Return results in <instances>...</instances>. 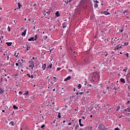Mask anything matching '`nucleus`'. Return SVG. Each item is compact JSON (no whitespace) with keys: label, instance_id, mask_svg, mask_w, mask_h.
Instances as JSON below:
<instances>
[{"label":"nucleus","instance_id":"13","mask_svg":"<svg viewBox=\"0 0 130 130\" xmlns=\"http://www.w3.org/2000/svg\"><path fill=\"white\" fill-rule=\"evenodd\" d=\"M6 44H7V46H12V42H6Z\"/></svg>","mask_w":130,"mask_h":130},{"label":"nucleus","instance_id":"19","mask_svg":"<svg viewBox=\"0 0 130 130\" xmlns=\"http://www.w3.org/2000/svg\"><path fill=\"white\" fill-rule=\"evenodd\" d=\"M127 70H128V68L125 67L124 69H123V72H125V73H126L127 71Z\"/></svg>","mask_w":130,"mask_h":130},{"label":"nucleus","instance_id":"64","mask_svg":"<svg viewBox=\"0 0 130 130\" xmlns=\"http://www.w3.org/2000/svg\"><path fill=\"white\" fill-rule=\"evenodd\" d=\"M82 128H80V129H79L78 130H82Z\"/></svg>","mask_w":130,"mask_h":130},{"label":"nucleus","instance_id":"6","mask_svg":"<svg viewBox=\"0 0 130 130\" xmlns=\"http://www.w3.org/2000/svg\"><path fill=\"white\" fill-rule=\"evenodd\" d=\"M71 78L72 77L71 76H68L67 78L64 79V82H67V81H69V80H71Z\"/></svg>","mask_w":130,"mask_h":130},{"label":"nucleus","instance_id":"62","mask_svg":"<svg viewBox=\"0 0 130 130\" xmlns=\"http://www.w3.org/2000/svg\"><path fill=\"white\" fill-rule=\"evenodd\" d=\"M122 117V115L120 116V117H119V118H121Z\"/></svg>","mask_w":130,"mask_h":130},{"label":"nucleus","instance_id":"47","mask_svg":"<svg viewBox=\"0 0 130 130\" xmlns=\"http://www.w3.org/2000/svg\"><path fill=\"white\" fill-rule=\"evenodd\" d=\"M120 32H123V29H119Z\"/></svg>","mask_w":130,"mask_h":130},{"label":"nucleus","instance_id":"9","mask_svg":"<svg viewBox=\"0 0 130 130\" xmlns=\"http://www.w3.org/2000/svg\"><path fill=\"white\" fill-rule=\"evenodd\" d=\"M115 50H120V49L119 48V44L117 45L115 47Z\"/></svg>","mask_w":130,"mask_h":130},{"label":"nucleus","instance_id":"59","mask_svg":"<svg viewBox=\"0 0 130 130\" xmlns=\"http://www.w3.org/2000/svg\"><path fill=\"white\" fill-rule=\"evenodd\" d=\"M7 60H9V55H7Z\"/></svg>","mask_w":130,"mask_h":130},{"label":"nucleus","instance_id":"15","mask_svg":"<svg viewBox=\"0 0 130 130\" xmlns=\"http://www.w3.org/2000/svg\"><path fill=\"white\" fill-rule=\"evenodd\" d=\"M104 14H105V15H110V13H109L108 11H104Z\"/></svg>","mask_w":130,"mask_h":130},{"label":"nucleus","instance_id":"46","mask_svg":"<svg viewBox=\"0 0 130 130\" xmlns=\"http://www.w3.org/2000/svg\"><path fill=\"white\" fill-rule=\"evenodd\" d=\"M82 118H83V119H86V117L85 116H82Z\"/></svg>","mask_w":130,"mask_h":130},{"label":"nucleus","instance_id":"63","mask_svg":"<svg viewBox=\"0 0 130 130\" xmlns=\"http://www.w3.org/2000/svg\"><path fill=\"white\" fill-rule=\"evenodd\" d=\"M111 110H112V109H110L109 110V111H111Z\"/></svg>","mask_w":130,"mask_h":130},{"label":"nucleus","instance_id":"33","mask_svg":"<svg viewBox=\"0 0 130 130\" xmlns=\"http://www.w3.org/2000/svg\"><path fill=\"white\" fill-rule=\"evenodd\" d=\"M60 70H61V69L60 68H57L56 69L57 72H58V71H60Z\"/></svg>","mask_w":130,"mask_h":130},{"label":"nucleus","instance_id":"58","mask_svg":"<svg viewBox=\"0 0 130 130\" xmlns=\"http://www.w3.org/2000/svg\"><path fill=\"white\" fill-rule=\"evenodd\" d=\"M90 117H91L92 118V117H93V115H90Z\"/></svg>","mask_w":130,"mask_h":130},{"label":"nucleus","instance_id":"56","mask_svg":"<svg viewBox=\"0 0 130 130\" xmlns=\"http://www.w3.org/2000/svg\"><path fill=\"white\" fill-rule=\"evenodd\" d=\"M86 84H87V80H85V83L84 84L85 86H86Z\"/></svg>","mask_w":130,"mask_h":130},{"label":"nucleus","instance_id":"32","mask_svg":"<svg viewBox=\"0 0 130 130\" xmlns=\"http://www.w3.org/2000/svg\"><path fill=\"white\" fill-rule=\"evenodd\" d=\"M79 124H78V125H77L76 126V127H75V129L76 130H77V129H78V128H79Z\"/></svg>","mask_w":130,"mask_h":130},{"label":"nucleus","instance_id":"17","mask_svg":"<svg viewBox=\"0 0 130 130\" xmlns=\"http://www.w3.org/2000/svg\"><path fill=\"white\" fill-rule=\"evenodd\" d=\"M4 91L5 89H3L2 88H0V94H4Z\"/></svg>","mask_w":130,"mask_h":130},{"label":"nucleus","instance_id":"48","mask_svg":"<svg viewBox=\"0 0 130 130\" xmlns=\"http://www.w3.org/2000/svg\"><path fill=\"white\" fill-rule=\"evenodd\" d=\"M30 78L31 79H34V77L33 76V75L30 76Z\"/></svg>","mask_w":130,"mask_h":130},{"label":"nucleus","instance_id":"16","mask_svg":"<svg viewBox=\"0 0 130 130\" xmlns=\"http://www.w3.org/2000/svg\"><path fill=\"white\" fill-rule=\"evenodd\" d=\"M56 17H59L60 15L59 14V12L56 11L55 13Z\"/></svg>","mask_w":130,"mask_h":130},{"label":"nucleus","instance_id":"7","mask_svg":"<svg viewBox=\"0 0 130 130\" xmlns=\"http://www.w3.org/2000/svg\"><path fill=\"white\" fill-rule=\"evenodd\" d=\"M32 65H29V68H31V70H33V68H34V61L31 62Z\"/></svg>","mask_w":130,"mask_h":130},{"label":"nucleus","instance_id":"4","mask_svg":"<svg viewBox=\"0 0 130 130\" xmlns=\"http://www.w3.org/2000/svg\"><path fill=\"white\" fill-rule=\"evenodd\" d=\"M42 69H43V71H45V69H46V63H42Z\"/></svg>","mask_w":130,"mask_h":130},{"label":"nucleus","instance_id":"44","mask_svg":"<svg viewBox=\"0 0 130 130\" xmlns=\"http://www.w3.org/2000/svg\"><path fill=\"white\" fill-rule=\"evenodd\" d=\"M34 78H36V74H35V72L34 73Z\"/></svg>","mask_w":130,"mask_h":130},{"label":"nucleus","instance_id":"34","mask_svg":"<svg viewBox=\"0 0 130 130\" xmlns=\"http://www.w3.org/2000/svg\"><path fill=\"white\" fill-rule=\"evenodd\" d=\"M87 7H88V6L87 5H85V6H83V8L85 10V9H87Z\"/></svg>","mask_w":130,"mask_h":130},{"label":"nucleus","instance_id":"30","mask_svg":"<svg viewBox=\"0 0 130 130\" xmlns=\"http://www.w3.org/2000/svg\"><path fill=\"white\" fill-rule=\"evenodd\" d=\"M14 109H18V107H16V105H13Z\"/></svg>","mask_w":130,"mask_h":130},{"label":"nucleus","instance_id":"10","mask_svg":"<svg viewBox=\"0 0 130 130\" xmlns=\"http://www.w3.org/2000/svg\"><path fill=\"white\" fill-rule=\"evenodd\" d=\"M120 81L121 82V83H122L123 84H125V80L123 78H121L120 79Z\"/></svg>","mask_w":130,"mask_h":130},{"label":"nucleus","instance_id":"49","mask_svg":"<svg viewBox=\"0 0 130 130\" xmlns=\"http://www.w3.org/2000/svg\"><path fill=\"white\" fill-rule=\"evenodd\" d=\"M114 129H115V130H120L119 128H117H117H115Z\"/></svg>","mask_w":130,"mask_h":130},{"label":"nucleus","instance_id":"26","mask_svg":"<svg viewBox=\"0 0 130 130\" xmlns=\"http://www.w3.org/2000/svg\"><path fill=\"white\" fill-rule=\"evenodd\" d=\"M127 45H128V42H125L124 43V46H127Z\"/></svg>","mask_w":130,"mask_h":130},{"label":"nucleus","instance_id":"36","mask_svg":"<svg viewBox=\"0 0 130 130\" xmlns=\"http://www.w3.org/2000/svg\"><path fill=\"white\" fill-rule=\"evenodd\" d=\"M124 55H126L127 58H128V57H129V56H128V53H126L125 54H124Z\"/></svg>","mask_w":130,"mask_h":130},{"label":"nucleus","instance_id":"11","mask_svg":"<svg viewBox=\"0 0 130 130\" xmlns=\"http://www.w3.org/2000/svg\"><path fill=\"white\" fill-rule=\"evenodd\" d=\"M28 41H35L34 37H32L31 38L28 39Z\"/></svg>","mask_w":130,"mask_h":130},{"label":"nucleus","instance_id":"29","mask_svg":"<svg viewBox=\"0 0 130 130\" xmlns=\"http://www.w3.org/2000/svg\"><path fill=\"white\" fill-rule=\"evenodd\" d=\"M37 38H38V37H37V35H36L35 36V38H34L35 41H36Z\"/></svg>","mask_w":130,"mask_h":130},{"label":"nucleus","instance_id":"1","mask_svg":"<svg viewBox=\"0 0 130 130\" xmlns=\"http://www.w3.org/2000/svg\"><path fill=\"white\" fill-rule=\"evenodd\" d=\"M49 82H50V84H51V85H53L54 84V83H55L56 82V80L53 79V78H52V77H50L48 79Z\"/></svg>","mask_w":130,"mask_h":130},{"label":"nucleus","instance_id":"60","mask_svg":"<svg viewBox=\"0 0 130 130\" xmlns=\"http://www.w3.org/2000/svg\"><path fill=\"white\" fill-rule=\"evenodd\" d=\"M128 103H129V101H128L127 102V104H128Z\"/></svg>","mask_w":130,"mask_h":130},{"label":"nucleus","instance_id":"2","mask_svg":"<svg viewBox=\"0 0 130 130\" xmlns=\"http://www.w3.org/2000/svg\"><path fill=\"white\" fill-rule=\"evenodd\" d=\"M99 127L100 130H105V126L103 125H100L99 126Z\"/></svg>","mask_w":130,"mask_h":130},{"label":"nucleus","instance_id":"3","mask_svg":"<svg viewBox=\"0 0 130 130\" xmlns=\"http://www.w3.org/2000/svg\"><path fill=\"white\" fill-rule=\"evenodd\" d=\"M18 8L14 9V11H16V10H20L21 9V7H22V5L20 3H18Z\"/></svg>","mask_w":130,"mask_h":130},{"label":"nucleus","instance_id":"55","mask_svg":"<svg viewBox=\"0 0 130 130\" xmlns=\"http://www.w3.org/2000/svg\"><path fill=\"white\" fill-rule=\"evenodd\" d=\"M3 51H4V50L3 49L0 50V52H3Z\"/></svg>","mask_w":130,"mask_h":130},{"label":"nucleus","instance_id":"12","mask_svg":"<svg viewBox=\"0 0 130 130\" xmlns=\"http://www.w3.org/2000/svg\"><path fill=\"white\" fill-rule=\"evenodd\" d=\"M49 103H50V102L49 101V100H47L46 102V105L47 106H49Z\"/></svg>","mask_w":130,"mask_h":130},{"label":"nucleus","instance_id":"24","mask_svg":"<svg viewBox=\"0 0 130 130\" xmlns=\"http://www.w3.org/2000/svg\"><path fill=\"white\" fill-rule=\"evenodd\" d=\"M86 92V90H84V92H79V94L80 95H83L84 94V93H85Z\"/></svg>","mask_w":130,"mask_h":130},{"label":"nucleus","instance_id":"37","mask_svg":"<svg viewBox=\"0 0 130 130\" xmlns=\"http://www.w3.org/2000/svg\"><path fill=\"white\" fill-rule=\"evenodd\" d=\"M98 7V4H94V8H97Z\"/></svg>","mask_w":130,"mask_h":130},{"label":"nucleus","instance_id":"14","mask_svg":"<svg viewBox=\"0 0 130 130\" xmlns=\"http://www.w3.org/2000/svg\"><path fill=\"white\" fill-rule=\"evenodd\" d=\"M103 55H104L105 56V57H106V56H107V55H108V53H107V51H105L103 53Z\"/></svg>","mask_w":130,"mask_h":130},{"label":"nucleus","instance_id":"57","mask_svg":"<svg viewBox=\"0 0 130 130\" xmlns=\"http://www.w3.org/2000/svg\"><path fill=\"white\" fill-rule=\"evenodd\" d=\"M122 46H120V45H119V48L120 49H121L122 47H121Z\"/></svg>","mask_w":130,"mask_h":130},{"label":"nucleus","instance_id":"40","mask_svg":"<svg viewBox=\"0 0 130 130\" xmlns=\"http://www.w3.org/2000/svg\"><path fill=\"white\" fill-rule=\"evenodd\" d=\"M29 49H30V47H27V48H26V50L28 51L29 50Z\"/></svg>","mask_w":130,"mask_h":130},{"label":"nucleus","instance_id":"43","mask_svg":"<svg viewBox=\"0 0 130 130\" xmlns=\"http://www.w3.org/2000/svg\"><path fill=\"white\" fill-rule=\"evenodd\" d=\"M59 124H60V123H56V125H55V126H57L58 125H59Z\"/></svg>","mask_w":130,"mask_h":130},{"label":"nucleus","instance_id":"5","mask_svg":"<svg viewBox=\"0 0 130 130\" xmlns=\"http://www.w3.org/2000/svg\"><path fill=\"white\" fill-rule=\"evenodd\" d=\"M26 32H27V29H25L21 34L22 36H26Z\"/></svg>","mask_w":130,"mask_h":130},{"label":"nucleus","instance_id":"53","mask_svg":"<svg viewBox=\"0 0 130 130\" xmlns=\"http://www.w3.org/2000/svg\"><path fill=\"white\" fill-rule=\"evenodd\" d=\"M113 89L116 90H117V88H116V87H114Z\"/></svg>","mask_w":130,"mask_h":130},{"label":"nucleus","instance_id":"18","mask_svg":"<svg viewBox=\"0 0 130 130\" xmlns=\"http://www.w3.org/2000/svg\"><path fill=\"white\" fill-rule=\"evenodd\" d=\"M10 124H11V125L12 126H15V122L14 121H11L10 123H9Z\"/></svg>","mask_w":130,"mask_h":130},{"label":"nucleus","instance_id":"27","mask_svg":"<svg viewBox=\"0 0 130 130\" xmlns=\"http://www.w3.org/2000/svg\"><path fill=\"white\" fill-rule=\"evenodd\" d=\"M41 127V128H43V129H44V127H45V125L44 124H42Z\"/></svg>","mask_w":130,"mask_h":130},{"label":"nucleus","instance_id":"31","mask_svg":"<svg viewBox=\"0 0 130 130\" xmlns=\"http://www.w3.org/2000/svg\"><path fill=\"white\" fill-rule=\"evenodd\" d=\"M119 109H120V106H119L117 107L116 111H118Z\"/></svg>","mask_w":130,"mask_h":130},{"label":"nucleus","instance_id":"52","mask_svg":"<svg viewBox=\"0 0 130 130\" xmlns=\"http://www.w3.org/2000/svg\"><path fill=\"white\" fill-rule=\"evenodd\" d=\"M64 3L68 5V3H69V1H65Z\"/></svg>","mask_w":130,"mask_h":130},{"label":"nucleus","instance_id":"50","mask_svg":"<svg viewBox=\"0 0 130 130\" xmlns=\"http://www.w3.org/2000/svg\"><path fill=\"white\" fill-rule=\"evenodd\" d=\"M15 65L16 66V67H18V66H19V63H16Z\"/></svg>","mask_w":130,"mask_h":130},{"label":"nucleus","instance_id":"22","mask_svg":"<svg viewBox=\"0 0 130 130\" xmlns=\"http://www.w3.org/2000/svg\"><path fill=\"white\" fill-rule=\"evenodd\" d=\"M28 94H29V91H27L25 93H24L23 95H26V96H28Z\"/></svg>","mask_w":130,"mask_h":130},{"label":"nucleus","instance_id":"21","mask_svg":"<svg viewBox=\"0 0 130 130\" xmlns=\"http://www.w3.org/2000/svg\"><path fill=\"white\" fill-rule=\"evenodd\" d=\"M45 12L46 13V14H47L48 15H50V13H51V11L49 10L48 11H45Z\"/></svg>","mask_w":130,"mask_h":130},{"label":"nucleus","instance_id":"23","mask_svg":"<svg viewBox=\"0 0 130 130\" xmlns=\"http://www.w3.org/2000/svg\"><path fill=\"white\" fill-rule=\"evenodd\" d=\"M78 89H81V88H82V84H79L78 85Z\"/></svg>","mask_w":130,"mask_h":130},{"label":"nucleus","instance_id":"20","mask_svg":"<svg viewBox=\"0 0 130 130\" xmlns=\"http://www.w3.org/2000/svg\"><path fill=\"white\" fill-rule=\"evenodd\" d=\"M47 68L52 69V63H50V65L47 67Z\"/></svg>","mask_w":130,"mask_h":130},{"label":"nucleus","instance_id":"42","mask_svg":"<svg viewBox=\"0 0 130 130\" xmlns=\"http://www.w3.org/2000/svg\"><path fill=\"white\" fill-rule=\"evenodd\" d=\"M79 123H81L82 122V119H79Z\"/></svg>","mask_w":130,"mask_h":130},{"label":"nucleus","instance_id":"28","mask_svg":"<svg viewBox=\"0 0 130 130\" xmlns=\"http://www.w3.org/2000/svg\"><path fill=\"white\" fill-rule=\"evenodd\" d=\"M90 93V90L88 89L87 91L85 90V94H88Z\"/></svg>","mask_w":130,"mask_h":130},{"label":"nucleus","instance_id":"61","mask_svg":"<svg viewBox=\"0 0 130 130\" xmlns=\"http://www.w3.org/2000/svg\"><path fill=\"white\" fill-rule=\"evenodd\" d=\"M110 87H108H108H107V89H110Z\"/></svg>","mask_w":130,"mask_h":130},{"label":"nucleus","instance_id":"54","mask_svg":"<svg viewBox=\"0 0 130 130\" xmlns=\"http://www.w3.org/2000/svg\"><path fill=\"white\" fill-rule=\"evenodd\" d=\"M79 94H80V92H79V91H78V92L76 93V95H79Z\"/></svg>","mask_w":130,"mask_h":130},{"label":"nucleus","instance_id":"45","mask_svg":"<svg viewBox=\"0 0 130 130\" xmlns=\"http://www.w3.org/2000/svg\"><path fill=\"white\" fill-rule=\"evenodd\" d=\"M19 94H20V95H22V94H23V92L22 91H19Z\"/></svg>","mask_w":130,"mask_h":130},{"label":"nucleus","instance_id":"35","mask_svg":"<svg viewBox=\"0 0 130 130\" xmlns=\"http://www.w3.org/2000/svg\"><path fill=\"white\" fill-rule=\"evenodd\" d=\"M8 30L9 32H11V28L10 27V26H8Z\"/></svg>","mask_w":130,"mask_h":130},{"label":"nucleus","instance_id":"25","mask_svg":"<svg viewBox=\"0 0 130 130\" xmlns=\"http://www.w3.org/2000/svg\"><path fill=\"white\" fill-rule=\"evenodd\" d=\"M61 114H60V113H58V118H61V116H60L61 115Z\"/></svg>","mask_w":130,"mask_h":130},{"label":"nucleus","instance_id":"39","mask_svg":"<svg viewBox=\"0 0 130 130\" xmlns=\"http://www.w3.org/2000/svg\"><path fill=\"white\" fill-rule=\"evenodd\" d=\"M79 124H80V126H84V124H82V122L79 123Z\"/></svg>","mask_w":130,"mask_h":130},{"label":"nucleus","instance_id":"8","mask_svg":"<svg viewBox=\"0 0 130 130\" xmlns=\"http://www.w3.org/2000/svg\"><path fill=\"white\" fill-rule=\"evenodd\" d=\"M63 28H67V26H68L67 22H64L62 23Z\"/></svg>","mask_w":130,"mask_h":130},{"label":"nucleus","instance_id":"51","mask_svg":"<svg viewBox=\"0 0 130 130\" xmlns=\"http://www.w3.org/2000/svg\"><path fill=\"white\" fill-rule=\"evenodd\" d=\"M72 124V122H69V123H68V125H71Z\"/></svg>","mask_w":130,"mask_h":130},{"label":"nucleus","instance_id":"41","mask_svg":"<svg viewBox=\"0 0 130 130\" xmlns=\"http://www.w3.org/2000/svg\"><path fill=\"white\" fill-rule=\"evenodd\" d=\"M52 50H53V49H51V50H50L49 51H48V52H50L49 53H51V52H52Z\"/></svg>","mask_w":130,"mask_h":130},{"label":"nucleus","instance_id":"38","mask_svg":"<svg viewBox=\"0 0 130 130\" xmlns=\"http://www.w3.org/2000/svg\"><path fill=\"white\" fill-rule=\"evenodd\" d=\"M26 76H27V77H29V78H31V76L29 74H27L26 75Z\"/></svg>","mask_w":130,"mask_h":130}]
</instances>
